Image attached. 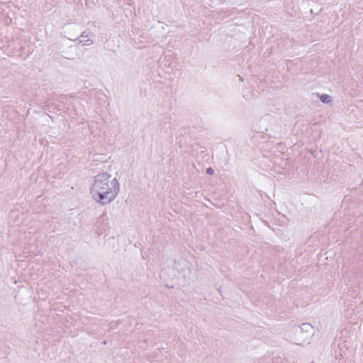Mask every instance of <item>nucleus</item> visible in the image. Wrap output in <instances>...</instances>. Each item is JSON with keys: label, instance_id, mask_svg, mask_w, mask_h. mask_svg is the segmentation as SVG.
I'll use <instances>...</instances> for the list:
<instances>
[{"label": "nucleus", "instance_id": "nucleus-5", "mask_svg": "<svg viewBox=\"0 0 363 363\" xmlns=\"http://www.w3.org/2000/svg\"><path fill=\"white\" fill-rule=\"evenodd\" d=\"M206 173L208 174H213L214 173V170L212 167H208L207 169H206Z\"/></svg>", "mask_w": 363, "mask_h": 363}, {"label": "nucleus", "instance_id": "nucleus-4", "mask_svg": "<svg viewBox=\"0 0 363 363\" xmlns=\"http://www.w3.org/2000/svg\"><path fill=\"white\" fill-rule=\"evenodd\" d=\"M320 99L323 104H330L333 101L332 97L328 94H322L320 96Z\"/></svg>", "mask_w": 363, "mask_h": 363}, {"label": "nucleus", "instance_id": "nucleus-2", "mask_svg": "<svg viewBox=\"0 0 363 363\" xmlns=\"http://www.w3.org/2000/svg\"><path fill=\"white\" fill-rule=\"evenodd\" d=\"M300 332L303 334L301 337L303 339H308L314 334V328L310 323H303L300 327Z\"/></svg>", "mask_w": 363, "mask_h": 363}, {"label": "nucleus", "instance_id": "nucleus-3", "mask_svg": "<svg viewBox=\"0 0 363 363\" xmlns=\"http://www.w3.org/2000/svg\"><path fill=\"white\" fill-rule=\"evenodd\" d=\"M79 43L83 45H91L93 44V40L89 38L88 35H86L84 33H82L79 36Z\"/></svg>", "mask_w": 363, "mask_h": 363}, {"label": "nucleus", "instance_id": "nucleus-1", "mask_svg": "<svg viewBox=\"0 0 363 363\" xmlns=\"http://www.w3.org/2000/svg\"><path fill=\"white\" fill-rule=\"evenodd\" d=\"M119 191L120 184L118 180L104 172L95 176L90 194L96 202L105 206L113 201Z\"/></svg>", "mask_w": 363, "mask_h": 363}]
</instances>
